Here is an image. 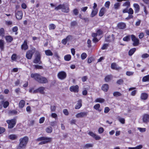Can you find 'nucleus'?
Instances as JSON below:
<instances>
[{
  "instance_id": "3c124183",
  "label": "nucleus",
  "mask_w": 149,
  "mask_h": 149,
  "mask_svg": "<svg viewBox=\"0 0 149 149\" xmlns=\"http://www.w3.org/2000/svg\"><path fill=\"white\" fill-rule=\"evenodd\" d=\"M62 4H60L59 5H58V6L56 7L55 8V10H58L59 9H61L62 10Z\"/></svg>"
},
{
  "instance_id": "680f3d73",
  "label": "nucleus",
  "mask_w": 149,
  "mask_h": 149,
  "mask_svg": "<svg viewBox=\"0 0 149 149\" xmlns=\"http://www.w3.org/2000/svg\"><path fill=\"white\" fill-rule=\"evenodd\" d=\"M72 36L69 35L65 39L67 40V41H68L72 39Z\"/></svg>"
},
{
  "instance_id": "603ef678",
  "label": "nucleus",
  "mask_w": 149,
  "mask_h": 149,
  "mask_svg": "<svg viewBox=\"0 0 149 149\" xmlns=\"http://www.w3.org/2000/svg\"><path fill=\"white\" fill-rule=\"evenodd\" d=\"M118 120L121 123L124 124L125 123V120L124 118L120 117Z\"/></svg>"
},
{
  "instance_id": "69168bd1",
  "label": "nucleus",
  "mask_w": 149,
  "mask_h": 149,
  "mask_svg": "<svg viewBox=\"0 0 149 149\" xmlns=\"http://www.w3.org/2000/svg\"><path fill=\"white\" fill-rule=\"evenodd\" d=\"M5 131V129L3 127H0V134L4 132Z\"/></svg>"
},
{
  "instance_id": "0e129e2a",
  "label": "nucleus",
  "mask_w": 149,
  "mask_h": 149,
  "mask_svg": "<svg viewBox=\"0 0 149 149\" xmlns=\"http://www.w3.org/2000/svg\"><path fill=\"white\" fill-rule=\"evenodd\" d=\"M50 109L52 112H54L55 111L56 109V106H51Z\"/></svg>"
},
{
  "instance_id": "c03bdc74",
  "label": "nucleus",
  "mask_w": 149,
  "mask_h": 149,
  "mask_svg": "<svg viewBox=\"0 0 149 149\" xmlns=\"http://www.w3.org/2000/svg\"><path fill=\"white\" fill-rule=\"evenodd\" d=\"M11 59L13 61H15L17 58V55L16 54H13L11 57Z\"/></svg>"
},
{
  "instance_id": "8fccbe9b",
  "label": "nucleus",
  "mask_w": 149,
  "mask_h": 149,
  "mask_svg": "<svg viewBox=\"0 0 149 149\" xmlns=\"http://www.w3.org/2000/svg\"><path fill=\"white\" fill-rule=\"evenodd\" d=\"M137 129L139 130L141 132H145L146 130V128H142L141 127H138Z\"/></svg>"
},
{
  "instance_id": "6e6d98bb",
  "label": "nucleus",
  "mask_w": 149,
  "mask_h": 149,
  "mask_svg": "<svg viewBox=\"0 0 149 149\" xmlns=\"http://www.w3.org/2000/svg\"><path fill=\"white\" fill-rule=\"evenodd\" d=\"M123 80L122 79H120L118 80L117 81L116 83L117 84H118L119 85H120L122 84L123 83Z\"/></svg>"
},
{
  "instance_id": "4d7b16f0",
  "label": "nucleus",
  "mask_w": 149,
  "mask_h": 149,
  "mask_svg": "<svg viewBox=\"0 0 149 149\" xmlns=\"http://www.w3.org/2000/svg\"><path fill=\"white\" fill-rule=\"evenodd\" d=\"M104 131V128L102 127H100L98 130V133L99 134H102V133Z\"/></svg>"
},
{
  "instance_id": "20e7f679",
  "label": "nucleus",
  "mask_w": 149,
  "mask_h": 149,
  "mask_svg": "<svg viewBox=\"0 0 149 149\" xmlns=\"http://www.w3.org/2000/svg\"><path fill=\"white\" fill-rule=\"evenodd\" d=\"M36 51L35 48L33 47L31 49L28 51L26 54V56L28 59H31L33 54H34Z\"/></svg>"
},
{
  "instance_id": "473e14b6",
  "label": "nucleus",
  "mask_w": 149,
  "mask_h": 149,
  "mask_svg": "<svg viewBox=\"0 0 149 149\" xmlns=\"http://www.w3.org/2000/svg\"><path fill=\"white\" fill-rule=\"evenodd\" d=\"M143 147V146L140 145L134 147H128V149H141Z\"/></svg>"
},
{
  "instance_id": "ddd939ff",
  "label": "nucleus",
  "mask_w": 149,
  "mask_h": 149,
  "mask_svg": "<svg viewBox=\"0 0 149 149\" xmlns=\"http://www.w3.org/2000/svg\"><path fill=\"white\" fill-rule=\"evenodd\" d=\"M88 114V113L86 112H82L77 114L76 117L77 118H81L84 116H86Z\"/></svg>"
},
{
  "instance_id": "09e8293b",
  "label": "nucleus",
  "mask_w": 149,
  "mask_h": 149,
  "mask_svg": "<svg viewBox=\"0 0 149 149\" xmlns=\"http://www.w3.org/2000/svg\"><path fill=\"white\" fill-rule=\"evenodd\" d=\"M149 57V55L146 53L143 54L141 56V57L143 58H146Z\"/></svg>"
},
{
  "instance_id": "f8f14e48",
  "label": "nucleus",
  "mask_w": 149,
  "mask_h": 149,
  "mask_svg": "<svg viewBox=\"0 0 149 149\" xmlns=\"http://www.w3.org/2000/svg\"><path fill=\"white\" fill-rule=\"evenodd\" d=\"M23 16V13L22 11H18L16 13V17L18 20L22 19Z\"/></svg>"
},
{
  "instance_id": "1a4fd4ad",
  "label": "nucleus",
  "mask_w": 149,
  "mask_h": 149,
  "mask_svg": "<svg viewBox=\"0 0 149 149\" xmlns=\"http://www.w3.org/2000/svg\"><path fill=\"white\" fill-rule=\"evenodd\" d=\"M114 35L113 34L108 36L105 38L106 41L109 42H113L114 41Z\"/></svg>"
},
{
  "instance_id": "6e6552de",
  "label": "nucleus",
  "mask_w": 149,
  "mask_h": 149,
  "mask_svg": "<svg viewBox=\"0 0 149 149\" xmlns=\"http://www.w3.org/2000/svg\"><path fill=\"white\" fill-rule=\"evenodd\" d=\"M62 7L61 11L63 12L68 13L69 11L68 5L67 3L62 4Z\"/></svg>"
},
{
  "instance_id": "4468645a",
  "label": "nucleus",
  "mask_w": 149,
  "mask_h": 149,
  "mask_svg": "<svg viewBox=\"0 0 149 149\" xmlns=\"http://www.w3.org/2000/svg\"><path fill=\"white\" fill-rule=\"evenodd\" d=\"M117 27L120 29H124L126 27V24L123 22H119L117 24Z\"/></svg>"
},
{
  "instance_id": "6ab92c4d",
  "label": "nucleus",
  "mask_w": 149,
  "mask_h": 149,
  "mask_svg": "<svg viewBox=\"0 0 149 149\" xmlns=\"http://www.w3.org/2000/svg\"><path fill=\"white\" fill-rule=\"evenodd\" d=\"M82 100H80L78 101V103L75 107L76 109H79L82 106Z\"/></svg>"
},
{
  "instance_id": "774afa93",
  "label": "nucleus",
  "mask_w": 149,
  "mask_h": 149,
  "mask_svg": "<svg viewBox=\"0 0 149 149\" xmlns=\"http://www.w3.org/2000/svg\"><path fill=\"white\" fill-rule=\"evenodd\" d=\"M73 12L74 15H77L79 13L78 9H75L73 10Z\"/></svg>"
},
{
  "instance_id": "9d476101",
  "label": "nucleus",
  "mask_w": 149,
  "mask_h": 149,
  "mask_svg": "<svg viewBox=\"0 0 149 149\" xmlns=\"http://www.w3.org/2000/svg\"><path fill=\"white\" fill-rule=\"evenodd\" d=\"M88 134L93 138H94L96 140H99L101 139L100 136L96 135L92 132H89L88 133Z\"/></svg>"
},
{
  "instance_id": "49530a36",
  "label": "nucleus",
  "mask_w": 149,
  "mask_h": 149,
  "mask_svg": "<svg viewBox=\"0 0 149 149\" xmlns=\"http://www.w3.org/2000/svg\"><path fill=\"white\" fill-rule=\"evenodd\" d=\"M50 125L52 127H54L57 125V122L56 121H53L50 123Z\"/></svg>"
},
{
  "instance_id": "7ed1b4c3",
  "label": "nucleus",
  "mask_w": 149,
  "mask_h": 149,
  "mask_svg": "<svg viewBox=\"0 0 149 149\" xmlns=\"http://www.w3.org/2000/svg\"><path fill=\"white\" fill-rule=\"evenodd\" d=\"M52 140V138L51 137H41L38 138L36 139L37 141H41L39 143V145H42L50 142Z\"/></svg>"
},
{
  "instance_id": "a18cd8bd",
  "label": "nucleus",
  "mask_w": 149,
  "mask_h": 149,
  "mask_svg": "<svg viewBox=\"0 0 149 149\" xmlns=\"http://www.w3.org/2000/svg\"><path fill=\"white\" fill-rule=\"evenodd\" d=\"M87 55L85 53H83L81 55V58L82 60L84 59L87 57Z\"/></svg>"
},
{
  "instance_id": "c756f323",
  "label": "nucleus",
  "mask_w": 149,
  "mask_h": 149,
  "mask_svg": "<svg viewBox=\"0 0 149 149\" xmlns=\"http://www.w3.org/2000/svg\"><path fill=\"white\" fill-rule=\"evenodd\" d=\"M97 10L95 9L93 10L90 16L92 17H94L97 14Z\"/></svg>"
},
{
  "instance_id": "a19ab883",
  "label": "nucleus",
  "mask_w": 149,
  "mask_h": 149,
  "mask_svg": "<svg viewBox=\"0 0 149 149\" xmlns=\"http://www.w3.org/2000/svg\"><path fill=\"white\" fill-rule=\"evenodd\" d=\"M130 35L127 36L123 38V40L124 41H128L130 40Z\"/></svg>"
},
{
  "instance_id": "338daca9",
  "label": "nucleus",
  "mask_w": 149,
  "mask_h": 149,
  "mask_svg": "<svg viewBox=\"0 0 149 149\" xmlns=\"http://www.w3.org/2000/svg\"><path fill=\"white\" fill-rule=\"evenodd\" d=\"M63 112L64 114L66 116L68 115L69 113L67 109H64L63 111Z\"/></svg>"
},
{
  "instance_id": "5701e85b",
  "label": "nucleus",
  "mask_w": 149,
  "mask_h": 149,
  "mask_svg": "<svg viewBox=\"0 0 149 149\" xmlns=\"http://www.w3.org/2000/svg\"><path fill=\"white\" fill-rule=\"evenodd\" d=\"M25 104V102L23 100H21L19 104V107L20 108H23Z\"/></svg>"
},
{
  "instance_id": "2eb2a0df",
  "label": "nucleus",
  "mask_w": 149,
  "mask_h": 149,
  "mask_svg": "<svg viewBox=\"0 0 149 149\" xmlns=\"http://www.w3.org/2000/svg\"><path fill=\"white\" fill-rule=\"evenodd\" d=\"M79 86L78 85L72 86L70 88V90L72 92H78V91Z\"/></svg>"
},
{
  "instance_id": "37998d69",
  "label": "nucleus",
  "mask_w": 149,
  "mask_h": 149,
  "mask_svg": "<svg viewBox=\"0 0 149 149\" xmlns=\"http://www.w3.org/2000/svg\"><path fill=\"white\" fill-rule=\"evenodd\" d=\"M123 6H126L127 8H128L130 6V2L129 1L125 2L123 4Z\"/></svg>"
},
{
  "instance_id": "052dcab7",
  "label": "nucleus",
  "mask_w": 149,
  "mask_h": 149,
  "mask_svg": "<svg viewBox=\"0 0 149 149\" xmlns=\"http://www.w3.org/2000/svg\"><path fill=\"white\" fill-rule=\"evenodd\" d=\"M134 72H133L127 71L126 72V74L128 76H131L133 75Z\"/></svg>"
},
{
  "instance_id": "e2e57ef3",
  "label": "nucleus",
  "mask_w": 149,
  "mask_h": 149,
  "mask_svg": "<svg viewBox=\"0 0 149 149\" xmlns=\"http://www.w3.org/2000/svg\"><path fill=\"white\" fill-rule=\"evenodd\" d=\"M108 46V45L107 44H104L101 47V49L103 50L107 49Z\"/></svg>"
},
{
  "instance_id": "2f4dec72",
  "label": "nucleus",
  "mask_w": 149,
  "mask_h": 149,
  "mask_svg": "<svg viewBox=\"0 0 149 149\" xmlns=\"http://www.w3.org/2000/svg\"><path fill=\"white\" fill-rule=\"evenodd\" d=\"M45 54L46 55L49 56H52L53 54L52 52L50 50H47L45 51Z\"/></svg>"
},
{
  "instance_id": "4c0bfd02",
  "label": "nucleus",
  "mask_w": 149,
  "mask_h": 149,
  "mask_svg": "<svg viewBox=\"0 0 149 149\" xmlns=\"http://www.w3.org/2000/svg\"><path fill=\"white\" fill-rule=\"evenodd\" d=\"M0 48L1 50L4 48V42L3 40H0Z\"/></svg>"
},
{
  "instance_id": "393cba45",
  "label": "nucleus",
  "mask_w": 149,
  "mask_h": 149,
  "mask_svg": "<svg viewBox=\"0 0 149 149\" xmlns=\"http://www.w3.org/2000/svg\"><path fill=\"white\" fill-rule=\"evenodd\" d=\"M5 39L7 42H11L13 40V38L10 36H5Z\"/></svg>"
},
{
  "instance_id": "0eeeda50",
  "label": "nucleus",
  "mask_w": 149,
  "mask_h": 149,
  "mask_svg": "<svg viewBox=\"0 0 149 149\" xmlns=\"http://www.w3.org/2000/svg\"><path fill=\"white\" fill-rule=\"evenodd\" d=\"M58 76L59 79L61 80H63L66 77V74L65 72L62 71L59 72L58 73Z\"/></svg>"
},
{
  "instance_id": "c85d7f7f",
  "label": "nucleus",
  "mask_w": 149,
  "mask_h": 149,
  "mask_svg": "<svg viewBox=\"0 0 149 149\" xmlns=\"http://www.w3.org/2000/svg\"><path fill=\"white\" fill-rule=\"evenodd\" d=\"M143 82L149 81V74L144 77L142 79Z\"/></svg>"
},
{
  "instance_id": "cd10ccee",
  "label": "nucleus",
  "mask_w": 149,
  "mask_h": 149,
  "mask_svg": "<svg viewBox=\"0 0 149 149\" xmlns=\"http://www.w3.org/2000/svg\"><path fill=\"white\" fill-rule=\"evenodd\" d=\"M136 49L135 48L130 49L129 51L128 54L130 56H132L135 52Z\"/></svg>"
},
{
  "instance_id": "bf43d9fd",
  "label": "nucleus",
  "mask_w": 149,
  "mask_h": 149,
  "mask_svg": "<svg viewBox=\"0 0 149 149\" xmlns=\"http://www.w3.org/2000/svg\"><path fill=\"white\" fill-rule=\"evenodd\" d=\"M128 13L129 14H133L134 13L133 10L132 8H130L128 10Z\"/></svg>"
},
{
  "instance_id": "ea45409f",
  "label": "nucleus",
  "mask_w": 149,
  "mask_h": 149,
  "mask_svg": "<svg viewBox=\"0 0 149 149\" xmlns=\"http://www.w3.org/2000/svg\"><path fill=\"white\" fill-rule=\"evenodd\" d=\"M113 95L114 96L118 97L121 96L122 95V94L118 92H115L113 93Z\"/></svg>"
},
{
  "instance_id": "423d86ee",
  "label": "nucleus",
  "mask_w": 149,
  "mask_h": 149,
  "mask_svg": "<svg viewBox=\"0 0 149 149\" xmlns=\"http://www.w3.org/2000/svg\"><path fill=\"white\" fill-rule=\"evenodd\" d=\"M131 37L132 40L133 42V45L134 46H138L139 44V39L137 38L134 35H132L131 36Z\"/></svg>"
},
{
  "instance_id": "f03ea898",
  "label": "nucleus",
  "mask_w": 149,
  "mask_h": 149,
  "mask_svg": "<svg viewBox=\"0 0 149 149\" xmlns=\"http://www.w3.org/2000/svg\"><path fill=\"white\" fill-rule=\"evenodd\" d=\"M29 138L27 136H25L19 140L20 143L17 149H22L24 148L28 142Z\"/></svg>"
},
{
  "instance_id": "864d4df0",
  "label": "nucleus",
  "mask_w": 149,
  "mask_h": 149,
  "mask_svg": "<svg viewBox=\"0 0 149 149\" xmlns=\"http://www.w3.org/2000/svg\"><path fill=\"white\" fill-rule=\"evenodd\" d=\"M93 146V145L90 143H87L84 146V147L86 148H88L90 147H92Z\"/></svg>"
},
{
  "instance_id": "bb28decb",
  "label": "nucleus",
  "mask_w": 149,
  "mask_h": 149,
  "mask_svg": "<svg viewBox=\"0 0 149 149\" xmlns=\"http://www.w3.org/2000/svg\"><path fill=\"white\" fill-rule=\"evenodd\" d=\"M105 11V9L104 8H102L100 10L99 13V16H102L104 14Z\"/></svg>"
},
{
  "instance_id": "a211bd4d",
  "label": "nucleus",
  "mask_w": 149,
  "mask_h": 149,
  "mask_svg": "<svg viewBox=\"0 0 149 149\" xmlns=\"http://www.w3.org/2000/svg\"><path fill=\"white\" fill-rule=\"evenodd\" d=\"M148 96V94L147 93H143L141 94L140 98L142 100H145L147 99Z\"/></svg>"
},
{
  "instance_id": "79ce46f5",
  "label": "nucleus",
  "mask_w": 149,
  "mask_h": 149,
  "mask_svg": "<svg viewBox=\"0 0 149 149\" xmlns=\"http://www.w3.org/2000/svg\"><path fill=\"white\" fill-rule=\"evenodd\" d=\"M49 30L54 29L55 28L56 26L53 24H50L49 26Z\"/></svg>"
},
{
  "instance_id": "aec40b11",
  "label": "nucleus",
  "mask_w": 149,
  "mask_h": 149,
  "mask_svg": "<svg viewBox=\"0 0 149 149\" xmlns=\"http://www.w3.org/2000/svg\"><path fill=\"white\" fill-rule=\"evenodd\" d=\"M111 67L112 69L116 70H118L121 69L120 67H117L116 64L115 63H113L111 64Z\"/></svg>"
},
{
  "instance_id": "c9c22d12",
  "label": "nucleus",
  "mask_w": 149,
  "mask_h": 149,
  "mask_svg": "<svg viewBox=\"0 0 149 149\" xmlns=\"http://www.w3.org/2000/svg\"><path fill=\"white\" fill-rule=\"evenodd\" d=\"M5 35V31L3 28H1L0 29V36L3 37Z\"/></svg>"
},
{
  "instance_id": "7c9ffc66",
  "label": "nucleus",
  "mask_w": 149,
  "mask_h": 149,
  "mask_svg": "<svg viewBox=\"0 0 149 149\" xmlns=\"http://www.w3.org/2000/svg\"><path fill=\"white\" fill-rule=\"evenodd\" d=\"M100 105L99 104H97L94 106L93 108L94 109L96 110H98V111L100 112L101 111V109H100L99 108H100Z\"/></svg>"
},
{
  "instance_id": "4be33fe9",
  "label": "nucleus",
  "mask_w": 149,
  "mask_h": 149,
  "mask_svg": "<svg viewBox=\"0 0 149 149\" xmlns=\"http://www.w3.org/2000/svg\"><path fill=\"white\" fill-rule=\"evenodd\" d=\"M109 88L108 85L107 84H103L102 86V89L104 91L106 92Z\"/></svg>"
},
{
  "instance_id": "f257e3e1",
  "label": "nucleus",
  "mask_w": 149,
  "mask_h": 149,
  "mask_svg": "<svg viewBox=\"0 0 149 149\" xmlns=\"http://www.w3.org/2000/svg\"><path fill=\"white\" fill-rule=\"evenodd\" d=\"M31 77L40 83L45 84L48 83V81L45 77L41 76L38 73H32Z\"/></svg>"
},
{
  "instance_id": "72a5a7b5",
  "label": "nucleus",
  "mask_w": 149,
  "mask_h": 149,
  "mask_svg": "<svg viewBox=\"0 0 149 149\" xmlns=\"http://www.w3.org/2000/svg\"><path fill=\"white\" fill-rule=\"evenodd\" d=\"M104 99L100 98H97L95 100V102H99L100 103H103L104 102Z\"/></svg>"
},
{
  "instance_id": "f3484780",
  "label": "nucleus",
  "mask_w": 149,
  "mask_h": 149,
  "mask_svg": "<svg viewBox=\"0 0 149 149\" xmlns=\"http://www.w3.org/2000/svg\"><path fill=\"white\" fill-rule=\"evenodd\" d=\"M21 49H22L26 50L28 48V46L27 45V42L26 40H25L24 43L21 45Z\"/></svg>"
},
{
  "instance_id": "58836bf2",
  "label": "nucleus",
  "mask_w": 149,
  "mask_h": 149,
  "mask_svg": "<svg viewBox=\"0 0 149 149\" xmlns=\"http://www.w3.org/2000/svg\"><path fill=\"white\" fill-rule=\"evenodd\" d=\"M64 58L65 60L69 61L70 60L71 58V56L70 55H67L65 56Z\"/></svg>"
},
{
  "instance_id": "a878e982",
  "label": "nucleus",
  "mask_w": 149,
  "mask_h": 149,
  "mask_svg": "<svg viewBox=\"0 0 149 149\" xmlns=\"http://www.w3.org/2000/svg\"><path fill=\"white\" fill-rule=\"evenodd\" d=\"M45 88L43 87H40L38 88V93H39L41 94H44L45 93L44 90Z\"/></svg>"
},
{
  "instance_id": "f704fd0d",
  "label": "nucleus",
  "mask_w": 149,
  "mask_h": 149,
  "mask_svg": "<svg viewBox=\"0 0 149 149\" xmlns=\"http://www.w3.org/2000/svg\"><path fill=\"white\" fill-rule=\"evenodd\" d=\"M52 128L49 126L46 129V131L48 133H51L52 131Z\"/></svg>"
},
{
  "instance_id": "de8ad7c7",
  "label": "nucleus",
  "mask_w": 149,
  "mask_h": 149,
  "mask_svg": "<svg viewBox=\"0 0 149 149\" xmlns=\"http://www.w3.org/2000/svg\"><path fill=\"white\" fill-rule=\"evenodd\" d=\"M120 4L118 3H115L114 5V8L116 9H117L119 8Z\"/></svg>"
},
{
  "instance_id": "dca6fc26",
  "label": "nucleus",
  "mask_w": 149,
  "mask_h": 149,
  "mask_svg": "<svg viewBox=\"0 0 149 149\" xmlns=\"http://www.w3.org/2000/svg\"><path fill=\"white\" fill-rule=\"evenodd\" d=\"M143 122L144 123H147L149 122V115L148 114H145L143 118Z\"/></svg>"
},
{
  "instance_id": "9b49d317",
  "label": "nucleus",
  "mask_w": 149,
  "mask_h": 149,
  "mask_svg": "<svg viewBox=\"0 0 149 149\" xmlns=\"http://www.w3.org/2000/svg\"><path fill=\"white\" fill-rule=\"evenodd\" d=\"M40 59V54L38 52H37L36 56L35 59L34 60L33 62L35 63H39H39Z\"/></svg>"
},
{
  "instance_id": "412c9836",
  "label": "nucleus",
  "mask_w": 149,
  "mask_h": 149,
  "mask_svg": "<svg viewBox=\"0 0 149 149\" xmlns=\"http://www.w3.org/2000/svg\"><path fill=\"white\" fill-rule=\"evenodd\" d=\"M133 6L135 9V12L136 13H138L140 10V7L139 5L137 3H134Z\"/></svg>"
},
{
  "instance_id": "39448f33",
  "label": "nucleus",
  "mask_w": 149,
  "mask_h": 149,
  "mask_svg": "<svg viewBox=\"0 0 149 149\" xmlns=\"http://www.w3.org/2000/svg\"><path fill=\"white\" fill-rule=\"evenodd\" d=\"M6 122L8 124V128L11 129L13 128L16 123V120L15 119L6 120Z\"/></svg>"
},
{
  "instance_id": "5fc2aeb1",
  "label": "nucleus",
  "mask_w": 149,
  "mask_h": 149,
  "mask_svg": "<svg viewBox=\"0 0 149 149\" xmlns=\"http://www.w3.org/2000/svg\"><path fill=\"white\" fill-rule=\"evenodd\" d=\"M111 76L110 75H108L105 78V80L106 82H108L111 79Z\"/></svg>"
},
{
  "instance_id": "13d9d810",
  "label": "nucleus",
  "mask_w": 149,
  "mask_h": 149,
  "mask_svg": "<svg viewBox=\"0 0 149 149\" xmlns=\"http://www.w3.org/2000/svg\"><path fill=\"white\" fill-rule=\"evenodd\" d=\"M110 2L108 1H107L105 2V5H104V6L106 7L107 8H109V7L110 6Z\"/></svg>"
},
{
  "instance_id": "b1692460",
  "label": "nucleus",
  "mask_w": 149,
  "mask_h": 149,
  "mask_svg": "<svg viewBox=\"0 0 149 149\" xmlns=\"http://www.w3.org/2000/svg\"><path fill=\"white\" fill-rule=\"evenodd\" d=\"M8 138L11 140H15L17 139V136L15 134H12L8 136Z\"/></svg>"
},
{
  "instance_id": "e433bc0d",
  "label": "nucleus",
  "mask_w": 149,
  "mask_h": 149,
  "mask_svg": "<svg viewBox=\"0 0 149 149\" xmlns=\"http://www.w3.org/2000/svg\"><path fill=\"white\" fill-rule=\"evenodd\" d=\"M1 104H3V106L4 108H6L9 105V103L8 101H6L4 102V101H2L1 102Z\"/></svg>"
}]
</instances>
